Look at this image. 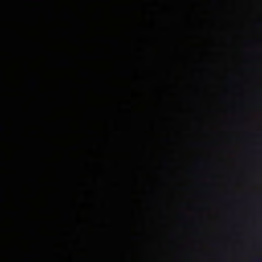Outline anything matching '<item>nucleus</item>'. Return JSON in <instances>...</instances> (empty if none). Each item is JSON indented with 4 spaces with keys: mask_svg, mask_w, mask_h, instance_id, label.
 <instances>
[{
    "mask_svg": "<svg viewBox=\"0 0 262 262\" xmlns=\"http://www.w3.org/2000/svg\"><path fill=\"white\" fill-rule=\"evenodd\" d=\"M219 200L222 202H235L237 201V200L235 198H231V199H229L227 198H220Z\"/></svg>",
    "mask_w": 262,
    "mask_h": 262,
    "instance_id": "nucleus-1",
    "label": "nucleus"
},
{
    "mask_svg": "<svg viewBox=\"0 0 262 262\" xmlns=\"http://www.w3.org/2000/svg\"><path fill=\"white\" fill-rule=\"evenodd\" d=\"M254 262H261L262 261V259L261 258H255L254 259Z\"/></svg>",
    "mask_w": 262,
    "mask_h": 262,
    "instance_id": "nucleus-2",
    "label": "nucleus"
},
{
    "mask_svg": "<svg viewBox=\"0 0 262 262\" xmlns=\"http://www.w3.org/2000/svg\"><path fill=\"white\" fill-rule=\"evenodd\" d=\"M2 199L3 200H5V199H6V196H5V194H3V195H2Z\"/></svg>",
    "mask_w": 262,
    "mask_h": 262,
    "instance_id": "nucleus-3",
    "label": "nucleus"
},
{
    "mask_svg": "<svg viewBox=\"0 0 262 262\" xmlns=\"http://www.w3.org/2000/svg\"><path fill=\"white\" fill-rule=\"evenodd\" d=\"M85 196V197H86V198H88V195H85V196Z\"/></svg>",
    "mask_w": 262,
    "mask_h": 262,
    "instance_id": "nucleus-4",
    "label": "nucleus"
},
{
    "mask_svg": "<svg viewBox=\"0 0 262 262\" xmlns=\"http://www.w3.org/2000/svg\"><path fill=\"white\" fill-rule=\"evenodd\" d=\"M261 200H262V196L259 198Z\"/></svg>",
    "mask_w": 262,
    "mask_h": 262,
    "instance_id": "nucleus-5",
    "label": "nucleus"
}]
</instances>
